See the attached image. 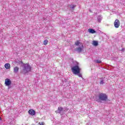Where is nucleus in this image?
<instances>
[{
	"instance_id": "nucleus-15",
	"label": "nucleus",
	"mask_w": 125,
	"mask_h": 125,
	"mask_svg": "<svg viewBox=\"0 0 125 125\" xmlns=\"http://www.w3.org/2000/svg\"><path fill=\"white\" fill-rule=\"evenodd\" d=\"M48 43V41L47 40H45L43 41V44L44 45H46Z\"/></svg>"
},
{
	"instance_id": "nucleus-17",
	"label": "nucleus",
	"mask_w": 125,
	"mask_h": 125,
	"mask_svg": "<svg viewBox=\"0 0 125 125\" xmlns=\"http://www.w3.org/2000/svg\"><path fill=\"white\" fill-rule=\"evenodd\" d=\"M79 77V78H83V76L82 75V74H81V73L80 72L79 73L76 74Z\"/></svg>"
},
{
	"instance_id": "nucleus-1",
	"label": "nucleus",
	"mask_w": 125,
	"mask_h": 125,
	"mask_svg": "<svg viewBox=\"0 0 125 125\" xmlns=\"http://www.w3.org/2000/svg\"><path fill=\"white\" fill-rule=\"evenodd\" d=\"M23 67L22 73L23 74H27L29 72H31L32 70V67L28 63H23L22 65Z\"/></svg>"
},
{
	"instance_id": "nucleus-10",
	"label": "nucleus",
	"mask_w": 125,
	"mask_h": 125,
	"mask_svg": "<svg viewBox=\"0 0 125 125\" xmlns=\"http://www.w3.org/2000/svg\"><path fill=\"white\" fill-rule=\"evenodd\" d=\"M88 31L90 34H94V33H96V31H95V30H94V29H89L88 30Z\"/></svg>"
},
{
	"instance_id": "nucleus-12",
	"label": "nucleus",
	"mask_w": 125,
	"mask_h": 125,
	"mask_svg": "<svg viewBox=\"0 0 125 125\" xmlns=\"http://www.w3.org/2000/svg\"><path fill=\"white\" fill-rule=\"evenodd\" d=\"M75 44L77 46H80V45H81V44H83V43H81L79 41H77L76 42H75Z\"/></svg>"
},
{
	"instance_id": "nucleus-13",
	"label": "nucleus",
	"mask_w": 125,
	"mask_h": 125,
	"mask_svg": "<svg viewBox=\"0 0 125 125\" xmlns=\"http://www.w3.org/2000/svg\"><path fill=\"white\" fill-rule=\"evenodd\" d=\"M4 66L6 69H9L10 68V64L9 63H6Z\"/></svg>"
},
{
	"instance_id": "nucleus-19",
	"label": "nucleus",
	"mask_w": 125,
	"mask_h": 125,
	"mask_svg": "<svg viewBox=\"0 0 125 125\" xmlns=\"http://www.w3.org/2000/svg\"><path fill=\"white\" fill-rule=\"evenodd\" d=\"M44 125V122H39L38 125Z\"/></svg>"
},
{
	"instance_id": "nucleus-8",
	"label": "nucleus",
	"mask_w": 125,
	"mask_h": 125,
	"mask_svg": "<svg viewBox=\"0 0 125 125\" xmlns=\"http://www.w3.org/2000/svg\"><path fill=\"white\" fill-rule=\"evenodd\" d=\"M28 113L29 115H31V116H35L36 115V111L34 110V109H30L28 111Z\"/></svg>"
},
{
	"instance_id": "nucleus-3",
	"label": "nucleus",
	"mask_w": 125,
	"mask_h": 125,
	"mask_svg": "<svg viewBox=\"0 0 125 125\" xmlns=\"http://www.w3.org/2000/svg\"><path fill=\"white\" fill-rule=\"evenodd\" d=\"M71 71L74 75H77V74L81 73V68L79 65H76L71 67Z\"/></svg>"
},
{
	"instance_id": "nucleus-23",
	"label": "nucleus",
	"mask_w": 125,
	"mask_h": 125,
	"mask_svg": "<svg viewBox=\"0 0 125 125\" xmlns=\"http://www.w3.org/2000/svg\"><path fill=\"white\" fill-rule=\"evenodd\" d=\"M1 120V118L0 117V121Z\"/></svg>"
},
{
	"instance_id": "nucleus-20",
	"label": "nucleus",
	"mask_w": 125,
	"mask_h": 125,
	"mask_svg": "<svg viewBox=\"0 0 125 125\" xmlns=\"http://www.w3.org/2000/svg\"><path fill=\"white\" fill-rule=\"evenodd\" d=\"M100 83L101 84H103V83H104V81L102 80V81L100 82Z\"/></svg>"
},
{
	"instance_id": "nucleus-2",
	"label": "nucleus",
	"mask_w": 125,
	"mask_h": 125,
	"mask_svg": "<svg viewBox=\"0 0 125 125\" xmlns=\"http://www.w3.org/2000/svg\"><path fill=\"white\" fill-rule=\"evenodd\" d=\"M99 100H97V102H100L101 101H106L108 99V96L105 93H100L98 95Z\"/></svg>"
},
{
	"instance_id": "nucleus-14",
	"label": "nucleus",
	"mask_w": 125,
	"mask_h": 125,
	"mask_svg": "<svg viewBox=\"0 0 125 125\" xmlns=\"http://www.w3.org/2000/svg\"><path fill=\"white\" fill-rule=\"evenodd\" d=\"M101 20H102V17L100 16H99L98 17V22H99V23H100V22H101Z\"/></svg>"
},
{
	"instance_id": "nucleus-5",
	"label": "nucleus",
	"mask_w": 125,
	"mask_h": 125,
	"mask_svg": "<svg viewBox=\"0 0 125 125\" xmlns=\"http://www.w3.org/2000/svg\"><path fill=\"white\" fill-rule=\"evenodd\" d=\"M120 25H121V22H120V21L118 19L114 21L115 28H119Z\"/></svg>"
},
{
	"instance_id": "nucleus-9",
	"label": "nucleus",
	"mask_w": 125,
	"mask_h": 125,
	"mask_svg": "<svg viewBox=\"0 0 125 125\" xmlns=\"http://www.w3.org/2000/svg\"><path fill=\"white\" fill-rule=\"evenodd\" d=\"M18 71H19V67H18V66H15V67H14L13 72L15 74H17V73H18Z\"/></svg>"
},
{
	"instance_id": "nucleus-4",
	"label": "nucleus",
	"mask_w": 125,
	"mask_h": 125,
	"mask_svg": "<svg viewBox=\"0 0 125 125\" xmlns=\"http://www.w3.org/2000/svg\"><path fill=\"white\" fill-rule=\"evenodd\" d=\"M83 44H81L80 45L76 48V51H77L79 53H81L82 51H83Z\"/></svg>"
},
{
	"instance_id": "nucleus-7",
	"label": "nucleus",
	"mask_w": 125,
	"mask_h": 125,
	"mask_svg": "<svg viewBox=\"0 0 125 125\" xmlns=\"http://www.w3.org/2000/svg\"><path fill=\"white\" fill-rule=\"evenodd\" d=\"M62 111H63V107H59L58 108V110L56 111L55 113H56V114L59 113L62 115L61 112H62Z\"/></svg>"
},
{
	"instance_id": "nucleus-21",
	"label": "nucleus",
	"mask_w": 125,
	"mask_h": 125,
	"mask_svg": "<svg viewBox=\"0 0 125 125\" xmlns=\"http://www.w3.org/2000/svg\"><path fill=\"white\" fill-rule=\"evenodd\" d=\"M121 51H125V48H123V49L121 50Z\"/></svg>"
},
{
	"instance_id": "nucleus-18",
	"label": "nucleus",
	"mask_w": 125,
	"mask_h": 125,
	"mask_svg": "<svg viewBox=\"0 0 125 125\" xmlns=\"http://www.w3.org/2000/svg\"><path fill=\"white\" fill-rule=\"evenodd\" d=\"M76 6V5H70V8H71L72 9H74V8H75V7Z\"/></svg>"
},
{
	"instance_id": "nucleus-6",
	"label": "nucleus",
	"mask_w": 125,
	"mask_h": 125,
	"mask_svg": "<svg viewBox=\"0 0 125 125\" xmlns=\"http://www.w3.org/2000/svg\"><path fill=\"white\" fill-rule=\"evenodd\" d=\"M5 84L7 86H9L11 84V80L8 78L6 79L5 80Z\"/></svg>"
},
{
	"instance_id": "nucleus-16",
	"label": "nucleus",
	"mask_w": 125,
	"mask_h": 125,
	"mask_svg": "<svg viewBox=\"0 0 125 125\" xmlns=\"http://www.w3.org/2000/svg\"><path fill=\"white\" fill-rule=\"evenodd\" d=\"M95 63H97L98 64H100V63L102 62H101V61L98 60L95 61Z\"/></svg>"
},
{
	"instance_id": "nucleus-11",
	"label": "nucleus",
	"mask_w": 125,
	"mask_h": 125,
	"mask_svg": "<svg viewBox=\"0 0 125 125\" xmlns=\"http://www.w3.org/2000/svg\"><path fill=\"white\" fill-rule=\"evenodd\" d=\"M92 44H93V45H94V46H97V45H98V42H97V41H93L92 42Z\"/></svg>"
},
{
	"instance_id": "nucleus-22",
	"label": "nucleus",
	"mask_w": 125,
	"mask_h": 125,
	"mask_svg": "<svg viewBox=\"0 0 125 125\" xmlns=\"http://www.w3.org/2000/svg\"><path fill=\"white\" fill-rule=\"evenodd\" d=\"M64 111H68V109L66 108L65 110H64Z\"/></svg>"
}]
</instances>
